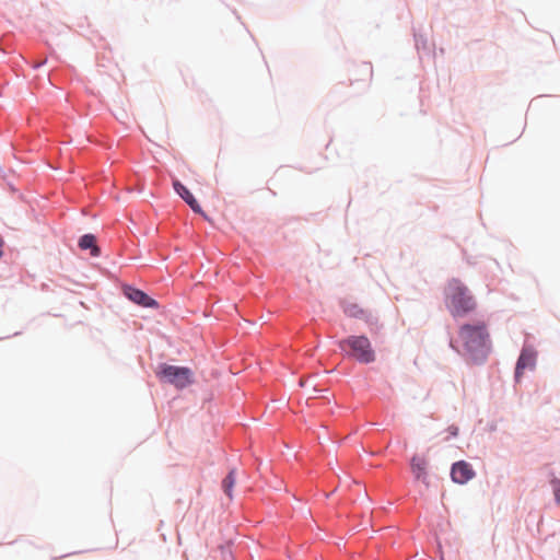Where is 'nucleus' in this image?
<instances>
[{
    "instance_id": "1",
    "label": "nucleus",
    "mask_w": 560,
    "mask_h": 560,
    "mask_svg": "<svg viewBox=\"0 0 560 560\" xmlns=\"http://www.w3.org/2000/svg\"><path fill=\"white\" fill-rule=\"evenodd\" d=\"M489 342L487 324L478 320L460 325L456 339L451 341V347L477 360L486 355Z\"/></svg>"
},
{
    "instance_id": "2",
    "label": "nucleus",
    "mask_w": 560,
    "mask_h": 560,
    "mask_svg": "<svg viewBox=\"0 0 560 560\" xmlns=\"http://www.w3.org/2000/svg\"><path fill=\"white\" fill-rule=\"evenodd\" d=\"M444 302L454 318H462L477 308L470 290L458 279L450 280L444 288Z\"/></svg>"
},
{
    "instance_id": "3",
    "label": "nucleus",
    "mask_w": 560,
    "mask_h": 560,
    "mask_svg": "<svg viewBox=\"0 0 560 560\" xmlns=\"http://www.w3.org/2000/svg\"><path fill=\"white\" fill-rule=\"evenodd\" d=\"M341 351L360 363H372L375 361V351L371 341L365 336H349L338 342Z\"/></svg>"
},
{
    "instance_id": "4",
    "label": "nucleus",
    "mask_w": 560,
    "mask_h": 560,
    "mask_svg": "<svg viewBox=\"0 0 560 560\" xmlns=\"http://www.w3.org/2000/svg\"><path fill=\"white\" fill-rule=\"evenodd\" d=\"M158 376L177 388H184L192 383V373L185 366L162 364Z\"/></svg>"
},
{
    "instance_id": "5",
    "label": "nucleus",
    "mask_w": 560,
    "mask_h": 560,
    "mask_svg": "<svg viewBox=\"0 0 560 560\" xmlns=\"http://www.w3.org/2000/svg\"><path fill=\"white\" fill-rule=\"evenodd\" d=\"M451 476L454 482L463 485L475 477V471L470 464L460 460L453 464Z\"/></svg>"
},
{
    "instance_id": "6",
    "label": "nucleus",
    "mask_w": 560,
    "mask_h": 560,
    "mask_svg": "<svg viewBox=\"0 0 560 560\" xmlns=\"http://www.w3.org/2000/svg\"><path fill=\"white\" fill-rule=\"evenodd\" d=\"M537 353L532 348H524L516 363L515 377L518 380L526 369H534Z\"/></svg>"
},
{
    "instance_id": "7",
    "label": "nucleus",
    "mask_w": 560,
    "mask_h": 560,
    "mask_svg": "<svg viewBox=\"0 0 560 560\" xmlns=\"http://www.w3.org/2000/svg\"><path fill=\"white\" fill-rule=\"evenodd\" d=\"M125 294L129 300L141 306L155 307L158 305L155 300L151 299L148 294L139 289L128 287L125 289Z\"/></svg>"
},
{
    "instance_id": "8",
    "label": "nucleus",
    "mask_w": 560,
    "mask_h": 560,
    "mask_svg": "<svg viewBox=\"0 0 560 560\" xmlns=\"http://www.w3.org/2000/svg\"><path fill=\"white\" fill-rule=\"evenodd\" d=\"M175 191L187 202L196 213H202L201 207L192 194L178 180L173 182Z\"/></svg>"
},
{
    "instance_id": "9",
    "label": "nucleus",
    "mask_w": 560,
    "mask_h": 560,
    "mask_svg": "<svg viewBox=\"0 0 560 560\" xmlns=\"http://www.w3.org/2000/svg\"><path fill=\"white\" fill-rule=\"evenodd\" d=\"M342 310L349 317L361 318L365 315L364 310L359 304L350 301L342 302Z\"/></svg>"
},
{
    "instance_id": "10",
    "label": "nucleus",
    "mask_w": 560,
    "mask_h": 560,
    "mask_svg": "<svg viewBox=\"0 0 560 560\" xmlns=\"http://www.w3.org/2000/svg\"><path fill=\"white\" fill-rule=\"evenodd\" d=\"M96 240L95 236L92 234H85L83 235L79 241V246L82 249H91V254L93 256H97L100 253L98 247L96 246Z\"/></svg>"
},
{
    "instance_id": "11",
    "label": "nucleus",
    "mask_w": 560,
    "mask_h": 560,
    "mask_svg": "<svg viewBox=\"0 0 560 560\" xmlns=\"http://www.w3.org/2000/svg\"><path fill=\"white\" fill-rule=\"evenodd\" d=\"M425 467L427 463L423 458L415 456L411 459V469L417 479H422L425 477Z\"/></svg>"
},
{
    "instance_id": "12",
    "label": "nucleus",
    "mask_w": 560,
    "mask_h": 560,
    "mask_svg": "<svg viewBox=\"0 0 560 560\" xmlns=\"http://www.w3.org/2000/svg\"><path fill=\"white\" fill-rule=\"evenodd\" d=\"M236 483L235 470L232 469L222 481V489L229 498H232V490Z\"/></svg>"
},
{
    "instance_id": "13",
    "label": "nucleus",
    "mask_w": 560,
    "mask_h": 560,
    "mask_svg": "<svg viewBox=\"0 0 560 560\" xmlns=\"http://www.w3.org/2000/svg\"><path fill=\"white\" fill-rule=\"evenodd\" d=\"M359 74L362 77L361 78L362 81H371L372 80V75H373V68H372V66L369 65V63H364V65L358 67L357 69H354L353 75H354L355 80H358L357 77Z\"/></svg>"
},
{
    "instance_id": "14",
    "label": "nucleus",
    "mask_w": 560,
    "mask_h": 560,
    "mask_svg": "<svg viewBox=\"0 0 560 560\" xmlns=\"http://www.w3.org/2000/svg\"><path fill=\"white\" fill-rule=\"evenodd\" d=\"M551 486H552V490H553L555 498H556L557 502H560V480L552 479Z\"/></svg>"
},
{
    "instance_id": "15",
    "label": "nucleus",
    "mask_w": 560,
    "mask_h": 560,
    "mask_svg": "<svg viewBox=\"0 0 560 560\" xmlns=\"http://www.w3.org/2000/svg\"><path fill=\"white\" fill-rule=\"evenodd\" d=\"M3 245H4V242H3V240L0 237V258L3 256V250H2Z\"/></svg>"
}]
</instances>
